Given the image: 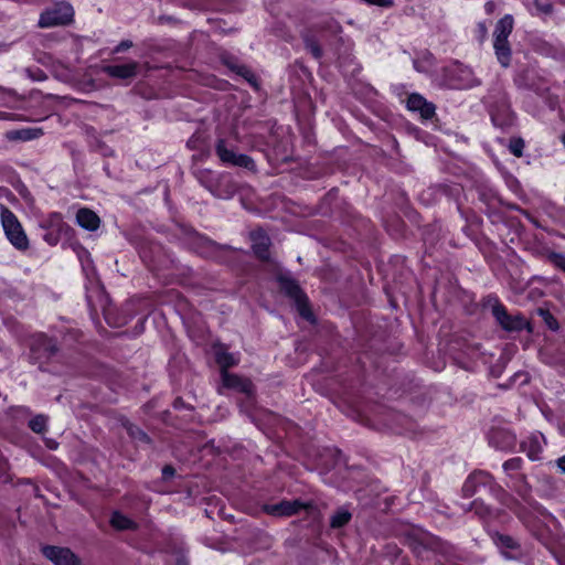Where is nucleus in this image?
<instances>
[{
  "label": "nucleus",
  "mask_w": 565,
  "mask_h": 565,
  "mask_svg": "<svg viewBox=\"0 0 565 565\" xmlns=\"http://www.w3.org/2000/svg\"><path fill=\"white\" fill-rule=\"evenodd\" d=\"M29 360L36 364L41 371H47L53 362L62 359V348L56 338L39 332L31 337Z\"/></svg>",
  "instance_id": "f257e3e1"
},
{
  "label": "nucleus",
  "mask_w": 565,
  "mask_h": 565,
  "mask_svg": "<svg viewBox=\"0 0 565 565\" xmlns=\"http://www.w3.org/2000/svg\"><path fill=\"white\" fill-rule=\"evenodd\" d=\"M489 113L494 126L508 129L514 125L515 115L511 109L508 93L500 85L493 86L488 96Z\"/></svg>",
  "instance_id": "f03ea898"
},
{
  "label": "nucleus",
  "mask_w": 565,
  "mask_h": 565,
  "mask_svg": "<svg viewBox=\"0 0 565 565\" xmlns=\"http://www.w3.org/2000/svg\"><path fill=\"white\" fill-rule=\"evenodd\" d=\"M483 307H490L491 313L495 319V322L507 332H520L526 330L529 333L533 332L532 324L521 313L510 315L503 303L500 302L499 298L493 295H489L483 299Z\"/></svg>",
  "instance_id": "7ed1b4c3"
},
{
  "label": "nucleus",
  "mask_w": 565,
  "mask_h": 565,
  "mask_svg": "<svg viewBox=\"0 0 565 565\" xmlns=\"http://www.w3.org/2000/svg\"><path fill=\"white\" fill-rule=\"evenodd\" d=\"M504 488L497 482L494 477L484 470L472 471L465 480L461 493L463 498H472L477 494L488 492L499 501L503 495Z\"/></svg>",
  "instance_id": "20e7f679"
},
{
  "label": "nucleus",
  "mask_w": 565,
  "mask_h": 565,
  "mask_svg": "<svg viewBox=\"0 0 565 565\" xmlns=\"http://www.w3.org/2000/svg\"><path fill=\"white\" fill-rule=\"evenodd\" d=\"M280 291L294 301L301 318L315 322V316L310 308L309 299L299 282L289 275L279 274L276 277Z\"/></svg>",
  "instance_id": "39448f33"
},
{
  "label": "nucleus",
  "mask_w": 565,
  "mask_h": 565,
  "mask_svg": "<svg viewBox=\"0 0 565 565\" xmlns=\"http://www.w3.org/2000/svg\"><path fill=\"white\" fill-rule=\"evenodd\" d=\"M0 218L9 242L18 250H26L30 246L29 238L15 214L4 204H0Z\"/></svg>",
  "instance_id": "423d86ee"
},
{
  "label": "nucleus",
  "mask_w": 565,
  "mask_h": 565,
  "mask_svg": "<svg viewBox=\"0 0 565 565\" xmlns=\"http://www.w3.org/2000/svg\"><path fill=\"white\" fill-rule=\"evenodd\" d=\"M235 149L236 147L225 138H218L215 142V153L222 164L255 171L256 164L253 158L244 153H237Z\"/></svg>",
  "instance_id": "0eeeda50"
},
{
  "label": "nucleus",
  "mask_w": 565,
  "mask_h": 565,
  "mask_svg": "<svg viewBox=\"0 0 565 565\" xmlns=\"http://www.w3.org/2000/svg\"><path fill=\"white\" fill-rule=\"evenodd\" d=\"M524 460L521 457H513L505 460L502 465L503 471L512 481L513 491L520 499H529L532 493V486L527 480V476L522 472Z\"/></svg>",
  "instance_id": "6e6552de"
},
{
  "label": "nucleus",
  "mask_w": 565,
  "mask_h": 565,
  "mask_svg": "<svg viewBox=\"0 0 565 565\" xmlns=\"http://www.w3.org/2000/svg\"><path fill=\"white\" fill-rule=\"evenodd\" d=\"M74 10L67 2H58L54 8L45 10L41 13L38 25L40 28H53L57 25H66L73 21Z\"/></svg>",
  "instance_id": "1a4fd4ad"
},
{
  "label": "nucleus",
  "mask_w": 565,
  "mask_h": 565,
  "mask_svg": "<svg viewBox=\"0 0 565 565\" xmlns=\"http://www.w3.org/2000/svg\"><path fill=\"white\" fill-rule=\"evenodd\" d=\"M465 512H472L473 515L483 524L484 530L489 529V523L499 518L503 511L487 504L481 498L472 500L467 505H462Z\"/></svg>",
  "instance_id": "9d476101"
},
{
  "label": "nucleus",
  "mask_w": 565,
  "mask_h": 565,
  "mask_svg": "<svg viewBox=\"0 0 565 565\" xmlns=\"http://www.w3.org/2000/svg\"><path fill=\"white\" fill-rule=\"evenodd\" d=\"M223 385L226 388L237 391L246 396L248 402H252L255 397V385L247 379L239 376L227 371L221 372Z\"/></svg>",
  "instance_id": "9b49d317"
},
{
  "label": "nucleus",
  "mask_w": 565,
  "mask_h": 565,
  "mask_svg": "<svg viewBox=\"0 0 565 565\" xmlns=\"http://www.w3.org/2000/svg\"><path fill=\"white\" fill-rule=\"evenodd\" d=\"M311 507V503H305L299 499L291 501L282 500L275 504H265L264 511L274 516H291L299 513L301 510H308Z\"/></svg>",
  "instance_id": "f8f14e48"
},
{
  "label": "nucleus",
  "mask_w": 565,
  "mask_h": 565,
  "mask_svg": "<svg viewBox=\"0 0 565 565\" xmlns=\"http://www.w3.org/2000/svg\"><path fill=\"white\" fill-rule=\"evenodd\" d=\"M252 249L254 255L262 263H271L270 246L271 241L267 233L259 228L250 233Z\"/></svg>",
  "instance_id": "ddd939ff"
},
{
  "label": "nucleus",
  "mask_w": 565,
  "mask_h": 565,
  "mask_svg": "<svg viewBox=\"0 0 565 565\" xmlns=\"http://www.w3.org/2000/svg\"><path fill=\"white\" fill-rule=\"evenodd\" d=\"M41 551L54 565H74L79 558L68 547L44 545Z\"/></svg>",
  "instance_id": "4468645a"
},
{
  "label": "nucleus",
  "mask_w": 565,
  "mask_h": 565,
  "mask_svg": "<svg viewBox=\"0 0 565 565\" xmlns=\"http://www.w3.org/2000/svg\"><path fill=\"white\" fill-rule=\"evenodd\" d=\"M487 533L491 537L494 545L507 558H514L515 555L512 554L513 552L520 553L521 545L513 536L500 533L499 531L494 530H487Z\"/></svg>",
  "instance_id": "2eb2a0df"
},
{
  "label": "nucleus",
  "mask_w": 565,
  "mask_h": 565,
  "mask_svg": "<svg viewBox=\"0 0 565 565\" xmlns=\"http://www.w3.org/2000/svg\"><path fill=\"white\" fill-rule=\"evenodd\" d=\"M206 189L218 199H231L237 191L236 183L228 174H218L215 182L206 184Z\"/></svg>",
  "instance_id": "dca6fc26"
},
{
  "label": "nucleus",
  "mask_w": 565,
  "mask_h": 565,
  "mask_svg": "<svg viewBox=\"0 0 565 565\" xmlns=\"http://www.w3.org/2000/svg\"><path fill=\"white\" fill-rule=\"evenodd\" d=\"M139 67L140 65L138 62L130 61L126 64L106 65L104 66L103 72L109 77L130 82L138 75Z\"/></svg>",
  "instance_id": "f3484780"
},
{
  "label": "nucleus",
  "mask_w": 565,
  "mask_h": 565,
  "mask_svg": "<svg viewBox=\"0 0 565 565\" xmlns=\"http://www.w3.org/2000/svg\"><path fill=\"white\" fill-rule=\"evenodd\" d=\"M406 106L411 111H418L425 120L431 119L436 115V106L418 93L408 95Z\"/></svg>",
  "instance_id": "a211bd4d"
},
{
  "label": "nucleus",
  "mask_w": 565,
  "mask_h": 565,
  "mask_svg": "<svg viewBox=\"0 0 565 565\" xmlns=\"http://www.w3.org/2000/svg\"><path fill=\"white\" fill-rule=\"evenodd\" d=\"M489 444L498 450L509 451L515 447L516 437L503 428H493L488 435Z\"/></svg>",
  "instance_id": "6ab92c4d"
},
{
  "label": "nucleus",
  "mask_w": 565,
  "mask_h": 565,
  "mask_svg": "<svg viewBox=\"0 0 565 565\" xmlns=\"http://www.w3.org/2000/svg\"><path fill=\"white\" fill-rule=\"evenodd\" d=\"M222 63L230 68L232 72L236 73L237 75L242 76L244 79H246L252 86L257 87L258 85V78L254 74V72L246 65L241 64L238 58L231 54H224L221 57Z\"/></svg>",
  "instance_id": "aec40b11"
},
{
  "label": "nucleus",
  "mask_w": 565,
  "mask_h": 565,
  "mask_svg": "<svg viewBox=\"0 0 565 565\" xmlns=\"http://www.w3.org/2000/svg\"><path fill=\"white\" fill-rule=\"evenodd\" d=\"M501 505L509 509L520 521L523 523L527 520V504L521 499H516L507 490H504L503 495L498 501Z\"/></svg>",
  "instance_id": "412c9836"
},
{
  "label": "nucleus",
  "mask_w": 565,
  "mask_h": 565,
  "mask_svg": "<svg viewBox=\"0 0 565 565\" xmlns=\"http://www.w3.org/2000/svg\"><path fill=\"white\" fill-rule=\"evenodd\" d=\"M193 246L195 252L207 259H215L220 252L224 248H228L227 246H222L218 243L205 237L199 236L194 242Z\"/></svg>",
  "instance_id": "4be33fe9"
},
{
  "label": "nucleus",
  "mask_w": 565,
  "mask_h": 565,
  "mask_svg": "<svg viewBox=\"0 0 565 565\" xmlns=\"http://www.w3.org/2000/svg\"><path fill=\"white\" fill-rule=\"evenodd\" d=\"M77 224L90 232L96 231L100 225L99 216L87 207H82L76 213Z\"/></svg>",
  "instance_id": "5701e85b"
},
{
  "label": "nucleus",
  "mask_w": 565,
  "mask_h": 565,
  "mask_svg": "<svg viewBox=\"0 0 565 565\" xmlns=\"http://www.w3.org/2000/svg\"><path fill=\"white\" fill-rule=\"evenodd\" d=\"M514 19L511 14H505L501 18L494 28L493 36L494 40H508L509 35L513 31Z\"/></svg>",
  "instance_id": "b1692460"
},
{
  "label": "nucleus",
  "mask_w": 565,
  "mask_h": 565,
  "mask_svg": "<svg viewBox=\"0 0 565 565\" xmlns=\"http://www.w3.org/2000/svg\"><path fill=\"white\" fill-rule=\"evenodd\" d=\"M426 542L424 543L428 551L441 554V555H448L452 552V546L446 542L443 541L440 537L435 536L429 533H425Z\"/></svg>",
  "instance_id": "393cba45"
},
{
  "label": "nucleus",
  "mask_w": 565,
  "mask_h": 565,
  "mask_svg": "<svg viewBox=\"0 0 565 565\" xmlns=\"http://www.w3.org/2000/svg\"><path fill=\"white\" fill-rule=\"evenodd\" d=\"M110 525L118 531H136L138 524L119 511H114L109 521Z\"/></svg>",
  "instance_id": "a878e982"
},
{
  "label": "nucleus",
  "mask_w": 565,
  "mask_h": 565,
  "mask_svg": "<svg viewBox=\"0 0 565 565\" xmlns=\"http://www.w3.org/2000/svg\"><path fill=\"white\" fill-rule=\"evenodd\" d=\"M493 47L499 63L503 67H508L510 65L512 54L509 40H494Z\"/></svg>",
  "instance_id": "bb28decb"
},
{
  "label": "nucleus",
  "mask_w": 565,
  "mask_h": 565,
  "mask_svg": "<svg viewBox=\"0 0 565 565\" xmlns=\"http://www.w3.org/2000/svg\"><path fill=\"white\" fill-rule=\"evenodd\" d=\"M40 227L44 231L70 230V226L63 221L62 214L57 212H52L41 220Z\"/></svg>",
  "instance_id": "cd10ccee"
},
{
  "label": "nucleus",
  "mask_w": 565,
  "mask_h": 565,
  "mask_svg": "<svg viewBox=\"0 0 565 565\" xmlns=\"http://www.w3.org/2000/svg\"><path fill=\"white\" fill-rule=\"evenodd\" d=\"M43 131L40 128H24L18 130H10L7 132V138L11 141L22 140L28 141L36 139L42 136Z\"/></svg>",
  "instance_id": "c85d7f7f"
},
{
  "label": "nucleus",
  "mask_w": 565,
  "mask_h": 565,
  "mask_svg": "<svg viewBox=\"0 0 565 565\" xmlns=\"http://www.w3.org/2000/svg\"><path fill=\"white\" fill-rule=\"evenodd\" d=\"M122 426L126 429L129 437L136 440L137 443L145 445L152 444V439L150 438V436L137 425L130 423L129 420H125L122 422Z\"/></svg>",
  "instance_id": "c756f323"
},
{
  "label": "nucleus",
  "mask_w": 565,
  "mask_h": 565,
  "mask_svg": "<svg viewBox=\"0 0 565 565\" xmlns=\"http://www.w3.org/2000/svg\"><path fill=\"white\" fill-rule=\"evenodd\" d=\"M520 448L531 460H537L542 451V447L536 437H530L520 444Z\"/></svg>",
  "instance_id": "7c9ffc66"
},
{
  "label": "nucleus",
  "mask_w": 565,
  "mask_h": 565,
  "mask_svg": "<svg viewBox=\"0 0 565 565\" xmlns=\"http://www.w3.org/2000/svg\"><path fill=\"white\" fill-rule=\"evenodd\" d=\"M186 147L191 150H199L204 157L210 156V151L206 148V138L202 132L193 134L186 141Z\"/></svg>",
  "instance_id": "2f4dec72"
},
{
  "label": "nucleus",
  "mask_w": 565,
  "mask_h": 565,
  "mask_svg": "<svg viewBox=\"0 0 565 565\" xmlns=\"http://www.w3.org/2000/svg\"><path fill=\"white\" fill-rule=\"evenodd\" d=\"M301 36L306 50H308L316 60L321 58L323 55V51L316 36L310 34L309 32L303 33Z\"/></svg>",
  "instance_id": "473e14b6"
},
{
  "label": "nucleus",
  "mask_w": 565,
  "mask_h": 565,
  "mask_svg": "<svg viewBox=\"0 0 565 565\" xmlns=\"http://www.w3.org/2000/svg\"><path fill=\"white\" fill-rule=\"evenodd\" d=\"M426 542L425 533L413 536L409 539V547L417 557L424 558L428 547L424 544Z\"/></svg>",
  "instance_id": "72a5a7b5"
},
{
  "label": "nucleus",
  "mask_w": 565,
  "mask_h": 565,
  "mask_svg": "<svg viewBox=\"0 0 565 565\" xmlns=\"http://www.w3.org/2000/svg\"><path fill=\"white\" fill-rule=\"evenodd\" d=\"M351 518L352 515L348 510L339 509L331 516L330 526L332 529H341L350 522Z\"/></svg>",
  "instance_id": "f704fd0d"
},
{
  "label": "nucleus",
  "mask_w": 565,
  "mask_h": 565,
  "mask_svg": "<svg viewBox=\"0 0 565 565\" xmlns=\"http://www.w3.org/2000/svg\"><path fill=\"white\" fill-rule=\"evenodd\" d=\"M535 312L540 318H542L543 322L551 331H557L559 329L557 319L548 309L537 308Z\"/></svg>",
  "instance_id": "c9c22d12"
},
{
  "label": "nucleus",
  "mask_w": 565,
  "mask_h": 565,
  "mask_svg": "<svg viewBox=\"0 0 565 565\" xmlns=\"http://www.w3.org/2000/svg\"><path fill=\"white\" fill-rule=\"evenodd\" d=\"M523 501L527 504L529 509H531L533 512H535L539 515H542L544 518H548L552 521H556V519L533 498L532 493L529 495V499H523Z\"/></svg>",
  "instance_id": "e433bc0d"
},
{
  "label": "nucleus",
  "mask_w": 565,
  "mask_h": 565,
  "mask_svg": "<svg viewBox=\"0 0 565 565\" xmlns=\"http://www.w3.org/2000/svg\"><path fill=\"white\" fill-rule=\"evenodd\" d=\"M47 425V416L45 415H36L29 422V427L32 431L36 434H42L46 430Z\"/></svg>",
  "instance_id": "4c0bfd02"
},
{
  "label": "nucleus",
  "mask_w": 565,
  "mask_h": 565,
  "mask_svg": "<svg viewBox=\"0 0 565 565\" xmlns=\"http://www.w3.org/2000/svg\"><path fill=\"white\" fill-rule=\"evenodd\" d=\"M524 147L525 142L521 137L510 138L508 149L516 158H521L523 156Z\"/></svg>",
  "instance_id": "58836bf2"
},
{
  "label": "nucleus",
  "mask_w": 565,
  "mask_h": 565,
  "mask_svg": "<svg viewBox=\"0 0 565 565\" xmlns=\"http://www.w3.org/2000/svg\"><path fill=\"white\" fill-rule=\"evenodd\" d=\"M216 362L221 366L222 372L235 365L234 356L228 352H217Z\"/></svg>",
  "instance_id": "ea45409f"
},
{
  "label": "nucleus",
  "mask_w": 565,
  "mask_h": 565,
  "mask_svg": "<svg viewBox=\"0 0 565 565\" xmlns=\"http://www.w3.org/2000/svg\"><path fill=\"white\" fill-rule=\"evenodd\" d=\"M533 4L536 10V14L550 15L553 12V4L551 0H534Z\"/></svg>",
  "instance_id": "a19ab883"
},
{
  "label": "nucleus",
  "mask_w": 565,
  "mask_h": 565,
  "mask_svg": "<svg viewBox=\"0 0 565 565\" xmlns=\"http://www.w3.org/2000/svg\"><path fill=\"white\" fill-rule=\"evenodd\" d=\"M68 230H50L45 231L43 235V239L50 245L55 246L58 244L61 239L62 233H66Z\"/></svg>",
  "instance_id": "79ce46f5"
},
{
  "label": "nucleus",
  "mask_w": 565,
  "mask_h": 565,
  "mask_svg": "<svg viewBox=\"0 0 565 565\" xmlns=\"http://www.w3.org/2000/svg\"><path fill=\"white\" fill-rule=\"evenodd\" d=\"M196 179L199 182L206 188V184L210 182H215V179L213 178V172L211 170L204 169L199 170L196 173Z\"/></svg>",
  "instance_id": "37998d69"
},
{
  "label": "nucleus",
  "mask_w": 565,
  "mask_h": 565,
  "mask_svg": "<svg viewBox=\"0 0 565 565\" xmlns=\"http://www.w3.org/2000/svg\"><path fill=\"white\" fill-rule=\"evenodd\" d=\"M550 262L557 267L558 269L563 270L565 273V255L561 253H551L548 255Z\"/></svg>",
  "instance_id": "c03bdc74"
},
{
  "label": "nucleus",
  "mask_w": 565,
  "mask_h": 565,
  "mask_svg": "<svg viewBox=\"0 0 565 565\" xmlns=\"http://www.w3.org/2000/svg\"><path fill=\"white\" fill-rule=\"evenodd\" d=\"M365 3L371 6H379L383 8H391L394 4V0H363Z\"/></svg>",
  "instance_id": "a18cd8bd"
},
{
  "label": "nucleus",
  "mask_w": 565,
  "mask_h": 565,
  "mask_svg": "<svg viewBox=\"0 0 565 565\" xmlns=\"http://www.w3.org/2000/svg\"><path fill=\"white\" fill-rule=\"evenodd\" d=\"M172 405H173V408L177 411H181V409L192 411L193 409V407L191 405L186 404L182 397H177L173 401Z\"/></svg>",
  "instance_id": "49530a36"
},
{
  "label": "nucleus",
  "mask_w": 565,
  "mask_h": 565,
  "mask_svg": "<svg viewBox=\"0 0 565 565\" xmlns=\"http://www.w3.org/2000/svg\"><path fill=\"white\" fill-rule=\"evenodd\" d=\"M175 475V469L173 466L171 465H166L163 468H162V479L164 481H168L170 480L171 478H173Z\"/></svg>",
  "instance_id": "de8ad7c7"
},
{
  "label": "nucleus",
  "mask_w": 565,
  "mask_h": 565,
  "mask_svg": "<svg viewBox=\"0 0 565 565\" xmlns=\"http://www.w3.org/2000/svg\"><path fill=\"white\" fill-rule=\"evenodd\" d=\"M132 45L134 44L130 40H124L113 50V53L117 54V53L125 52L126 50L130 49Z\"/></svg>",
  "instance_id": "09e8293b"
},
{
  "label": "nucleus",
  "mask_w": 565,
  "mask_h": 565,
  "mask_svg": "<svg viewBox=\"0 0 565 565\" xmlns=\"http://www.w3.org/2000/svg\"><path fill=\"white\" fill-rule=\"evenodd\" d=\"M552 553L559 565H565V548H554L552 550Z\"/></svg>",
  "instance_id": "8fccbe9b"
},
{
  "label": "nucleus",
  "mask_w": 565,
  "mask_h": 565,
  "mask_svg": "<svg viewBox=\"0 0 565 565\" xmlns=\"http://www.w3.org/2000/svg\"><path fill=\"white\" fill-rule=\"evenodd\" d=\"M460 72L462 73V78L466 81V83L458 84L457 87L468 85L471 82L472 73L470 70H460Z\"/></svg>",
  "instance_id": "3c124183"
},
{
  "label": "nucleus",
  "mask_w": 565,
  "mask_h": 565,
  "mask_svg": "<svg viewBox=\"0 0 565 565\" xmlns=\"http://www.w3.org/2000/svg\"><path fill=\"white\" fill-rule=\"evenodd\" d=\"M79 334H81V333H79V331H77V330H68V331L64 334V337H63V341H66V339H67V338H71V339H73V340H77V339H78V337H79Z\"/></svg>",
  "instance_id": "603ef678"
},
{
  "label": "nucleus",
  "mask_w": 565,
  "mask_h": 565,
  "mask_svg": "<svg viewBox=\"0 0 565 565\" xmlns=\"http://www.w3.org/2000/svg\"><path fill=\"white\" fill-rule=\"evenodd\" d=\"M494 9H495V4H494V2H493V1H488V2H486V4H484V10H486V12H487L488 14H491V13L494 11Z\"/></svg>",
  "instance_id": "864d4df0"
},
{
  "label": "nucleus",
  "mask_w": 565,
  "mask_h": 565,
  "mask_svg": "<svg viewBox=\"0 0 565 565\" xmlns=\"http://www.w3.org/2000/svg\"><path fill=\"white\" fill-rule=\"evenodd\" d=\"M556 462L559 470L565 473V456L558 458Z\"/></svg>",
  "instance_id": "5fc2aeb1"
},
{
  "label": "nucleus",
  "mask_w": 565,
  "mask_h": 565,
  "mask_svg": "<svg viewBox=\"0 0 565 565\" xmlns=\"http://www.w3.org/2000/svg\"><path fill=\"white\" fill-rule=\"evenodd\" d=\"M8 468L7 461L0 460V477L6 473Z\"/></svg>",
  "instance_id": "6e6d98bb"
},
{
  "label": "nucleus",
  "mask_w": 565,
  "mask_h": 565,
  "mask_svg": "<svg viewBox=\"0 0 565 565\" xmlns=\"http://www.w3.org/2000/svg\"><path fill=\"white\" fill-rule=\"evenodd\" d=\"M33 78L36 81H43L46 78V75L44 74V72L42 70H38V74Z\"/></svg>",
  "instance_id": "4d7b16f0"
},
{
  "label": "nucleus",
  "mask_w": 565,
  "mask_h": 565,
  "mask_svg": "<svg viewBox=\"0 0 565 565\" xmlns=\"http://www.w3.org/2000/svg\"><path fill=\"white\" fill-rule=\"evenodd\" d=\"M8 118H9V114L0 113V119H8Z\"/></svg>",
  "instance_id": "13d9d810"
},
{
  "label": "nucleus",
  "mask_w": 565,
  "mask_h": 565,
  "mask_svg": "<svg viewBox=\"0 0 565 565\" xmlns=\"http://www.w3.org/2000/svg\"><path fill=\"white\" fill-rule=\"evenodd\" d=\"M177 565H188L183 559H178Z\"/></svg>",
  "instance_id": "bf43d9fd"
},
{
  "label": "nucleus",
  "mask_w": 565,
  "mask_h": 565,
  "mask_svg": "<svg viewBox=\"0 0 565 565\" xmlns=\"http://www.w3.org/2000/svg\"><path fill=\"white\" fill-rule=\"evenodd\" d=\"M561 431L563 435H565V424L562 426Z\"/></svg>",
  "instance_id": "052dcab7"
},
{
  "label": "nucleus",
  "mask_w": 565,
  "mask_h": 565,
  "mask_svg": "<svg viewBox=\"0 0 565 565\" xmlns=\"http://www.w3.org/2000/svg\"><path fill=\"white\" fill-rule=\"evenodd\" d=\"M49 447H50V449H53V448L57 447V444H51Z\"/></svg>",
  "instance_id": "680f3d73"
},
{
  "label": "nucleus",
  "mask_w": 565,
  "mask_h": 565,
  "mask_svg": "<svg viewBox=\"0 0 565 565\" xmlns=\"http://www.w3.org/2000/svg\"><path fill=\"white\" fill-rule=\"evenodd\" d=\"M49 447H50V449H53V448L57 447V444H51Z\"/></svg>",
  "instance_id": "e2e57ef3"
},
{
  "label": "nucleus",
  "mask_w": 565,
  "mask_h": 565,
  "mask_svg": "<svg viewBox=\"0 0 565 565\" xmlns=\"http://www.w3.org/2000/svg\"><path fill=\"white\" fill-rule=\"evenodd\" d=\"M49 447H50V449H53V448L57 447V444H51Z\"/></svg>",
  "instance_id": "0e129e2a"
},
{
  "label": "nucleus",
  "mask_w": 565,
  "mask_h": 565,
  "mask_svg": "<svg viewBox=\"0 0 565 565\" xmlns=\"http://www.w3.org/2000/svg\"><path fill=\"white\" fill-rule=\"evenodd\" d=\"M87 301H88V305L92 306V300H90L89 296H87Z\"/></svg>",
  "instance_id": "69168bd1"
},
{
  "label": "nucleus",
  "mask_w": 565,
  "mask_h": 565,
  "mask_svg": "<svg viewBox=\"0 0 565 565\" xmlns=\"http://www.w3.org/2000/svg\"><path fill=\"white\" fill-rule=\"evenodd\" d=\"M74 565H82L81 559L78 558V562L74 563Z\"/></svg>",
  "instance_id": "338daca9"
}]
</instances>
